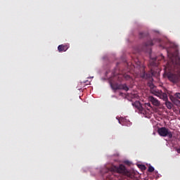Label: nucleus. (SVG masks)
<instances>
[{
  "label": "nucleus",
  "mask_w": 180,
  "mask_h": 180,
  "mask_svg": "<svg viewBox=\"0 0 180 180\" xmlns=\"http://www.w3.org/2000/svg\"><path fill=\"white\" fill-rule=\"evenodd\" d=\"M169 60L165 68V74L169 80L173 84H176L180 81V56L179 54L174 55L167 52Z\"/></svg>",
  "instance_id": "f257e3e1"
},
{
  "label": "nucleus",
  "mask_w": 180,
  "mask_h": 180,
  "mask_svg": "<svg viewBox=\"0 0 180 180\" xmlns=\"http://www.w3.org/2000/svg\"><path fill=\"white\" fill-rule=\"evenodd\" d=\"M157 58H152L150 60L149 67L150 68V71L146 73L144 71V68H142V73H141V78L144 79H151L153 77H157L158 75V72H160V69H158V63Z\"/></svg>",
  "instance_id": "f03ea898"
},
{
  "label": "nucleus",
  "mask_w": 180,
  "mask_h": 180,
  "mask_svg": "<svg viewBox=\"0 0 180 180\" xmlns=\"http://www.w3.org/2000/svg\"><path fill=\"white\" fill-rule=\"evenodd\" d=\"M149 86L150 88V92L153 94V95L162 99V101L165 102V105L167 109H172V103L168 101V95H167L166 93L162 92L161 90H158V89H157V87L153 84H150Z\"/></svg>",
  "instance_id": "7ed1b4c3"
},
{
  "label": "nucleus",
  "mask_w": 180,
  "mask_h": 180,
  "mask_svg": "<svg viewBox=\"0 0 180 180\" xmlns=\"http://www.w3.org/2000/svg\"><path fill=\"white\" fill-rule=\"evenodd\" d=\"M158 133L162 137H169V139H172L173 134L168 129V128L161 127L158 129Z\"/></svg>",
  "instance_id": "20e7f679"
},
{
  "label": "nucleus",
  "mask_w": 180,
  "mask_h": 180,
  "mask_svg": "<svg viewBox=\"0 0 180 180\" xmlns=\"http://www.w3.org/2000/svg\"><path fill=\"white\" fill-rule=\"evenodd\" d=\"M110 86L114 91H117V89H123L124 91H126V92L129 91V86H127V84H119L110 83Z\"/></svg>",
  "instance_id": "39448f33"
},
{
  "label": "nucleus",
  "mask_w": 180,
  "mask_h": 180,
  "mask_svg": "<svg viewBox=\"0 0 180 180\" xmlns=\"http://www.w3.org/2000/svg\"><path fill=\"white\" fill-rule=\"evenodd\" d=\"M111 170L113 172H117L118 174H124V173L127 171V169H126V167H124V165H120L119 167L112 166V167L111 168Z\"/></svg>",
  "instance_id": "423d86ee"
},
{
  "label": "nucleus",
  "mask_w": 180,
  "mask_h": 180,
  "mask_svg": "<svg viewBox=\"0 0 180 180\" xmlns=\"http://www.w3.org/2000/svg\"><path fill=\"white\" fill-rule=\"evenodd\" d=\"M132 105L136 108V109L139 110L140 113L142 115H146V110H144V108L143 105H141V103H140V101H135L132 103Z\"/></svg>",
  "instance_id": "0eeeda50"
},
{
  "label": "nucleus",
  "mask_w": 180,
  "mask_h": 180,
  "mask_svg": "<svg viewBox=\"0 0 180 180\" xmlns=\"http://www.w3.org/2000/svg\"><path fill=\"white\" fill-rule=\"evenodd\" d=\"M148 101H149V102H151V103H152V105H153V106H160L161 105V103L160 102V101H158V99H157L156 98H155L153 96H149Z\"/></svg>",
  "instance_id": "6e6552de"
},
{
  "label": "nucleus",
  "mask_w": 180,
  "mask_h": 180,
  "mask_svg": "<svg viewBox=\"0 0 180 180\" xmlns=\"http://www.w3.org/2000/svg\"><path fill=\"white\" fill-rule=\"evenodd\" d=\"M161 40L160 39H154L153 40L148 41L144 44V47H148V46H154L155 43H160Z\"/></svg>",
  "instance_id": "1a4fd4ad"
},
{
  "label": "nucleus",
  "mask_w": 180,
  "mask_h": 180,
  "mask_svg": "<svg viewBox=\"0 0 180 180\" xmlns=\"http://www.w3.org/2000/svg\"><path fill=\"white\" fill-rule=\"evenodd\" d=\"M70 46L67 44H61L58 46V51H59V53H63V51H67V50H68Z\"/></svg>",
  "instance_id": "9d476101"
},
{
  "label": "nucleus",
  "mask_w": 180,
  "mask_h": 180,
  "mask_svg": "<svg viewBox=\"0 0 180 180\" xmlns=\"http://www.w3.org/2000/svg\"><path fill=\"white\" fill-rule=\"evenodd\" d=\"M124 175H126V176H127L128 178H129V179H134V174L130 173L129 171H126L124 173Z\"/></svg>",
  "instance_id": "9b49d317"
},
{
  "label": "nucleus",
  "mask_w": 180,
  "mask_h": 180,
  "mask_svg": "<svg viewBox=\"0 0 180 180\" xmlns=\"http://www.w3.org/2000/svg\"><path fill=\"white\" fill-rule=\"evenodd\" d=\"M136 65H134V68H139V67H140V65H141V63L140 62V60H139V59H136L134 60Z\"/></svg>",
  "instance_id": "f8f14e48"
},
{
  "label": "nucleus",
  "mask_w": 180,
  "mask_h": 180,
  "mask_svg": "<svg viewBox=\"0 0 180 180\" xmlns=\"http://www.w3.org/2000/svg\"><path fill=\"white\" fill-rule=\"evenodd\" d=\"M123 78L126 79V81L131 79V77H130V75H129L128 73L123 74Z\"/></svg>",
  "instance_id": "ddd939ff"
},
{
  "label": "nucleus",
  "mask_w": 180,
  "mask_h": 180,
  "mask_svg": "<svg viewBox=\"0 0 180 180\" xmlns=\"http://www.w3.org/2000/svg\"><path fill=\"white\" fill-rule=\"evenodd\" d=\"M148 36V33L139 32V39H144V37H147Z\"/></svg>",
  "instance_id": "4468645a"
},
{
  "label": "nucleus",
  "mask_w": 180,
  "mask_h": 180,
  "mask_svg": "<svg viewBox=\"0 0 180 180\" xmlns=\"http://www.w3.org/2000/svg\"><path fill=\"white\" fill-rule=\"evenodd\" d=\"M172 102L174 103V105H176V106H178V105H180V101L177 98H173Z\"/></svg>",
  "instance_id": "2eb2a0df"
},
{
  "label": "nucleus",
  "mask_w": 180,
  "mask_h": 180,
  "mask_svg": "<svg viewBox=\"0 0 180 180\" xmlns=\"http://www.w3.org/2000/svg\"><path fill=\"white\" fill-rule=\"evenodd\" d=\"M123 78H124V77H123V75H120L118 76V81H119L120 82H122V81H123Z\"/></svg>",
  "instance_id": "dca6fc26"
},
{
  "label": "nucleus",
  "mask_w": 180,
  "mask_h": 180,
  "mask_svg": "<svg viewBox=\"0 0 180 180\" xmlns=\"http://www.w3.org/2000/svg\"><path fill=\"white\" fill-rule=\"evenodd\" d=\"M148 172H154V168L153 166H149L148 169Z\"/></svg>",
  "instance_id": "f3484780"
},
{
  "label": "nucleus",
  "mask_w": 180,
  "mask_h": 180,
  "mask_svg": "<svg viewBox=\"0 0 180 180\" xmlns=\"http://www.w3.org/2000/svg\"><path fill=\"white\" fill-rule=\"evenodd\" d=\"M145 108H151V103H145Z\"/></svg>",
  "instance_id": "a211bd4d"
}]
</instances>
